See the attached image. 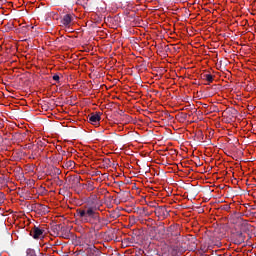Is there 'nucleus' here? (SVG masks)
I'll return each mask as SVG.
<instances>
[{
  "label": "nucleus",
  "mask_w": 256,
  "mask_h": 256,
  "mask_svg": "<svg viewBox=\"0 0 256 256\" xmlns=\"http://www.w3.org/2000/svg\"><path fill=\"white\" fill-rule=\"evenodd\" d=\"M99 197L96 194L88 197L86 204L76 210V216L81 223H90L94 229L101 231L103 225H101V216L99 215Z\"/></svg>",
  "instance_id": "nucleus-1"
},
{
  "label": "nucleus",
  "mask_w": 256,
  "mask_h": 256,
  "mask_svg": "<svg viewBox=\"0 0 256 256\" xmlns=\"http://www.w3.org/2000/svg\"><path fill=\"white\" fill-rule=\"evenodd\" d=\"M159 226L161 227L159 233L161 235H165V239H168L170 243H179L181 231L179 230L178 224L170 225L167 229L165 228V225H163V223H161Z\"/></svg>",
  "instance_id": "nucleus-2"
},
{
  "label": "nucleus",
  "mask_w": 256,
  "mask_h": 256,
  "mask_svg": "<svg viewBox=\"0 0 256 256\" xmlns=\"http://www.w3.org/2000/svg\"><path fill=\"white\" fill-rule=\"evenodd\" d=\"M101 112L91 113L88 116V122H90L91 125H94V127H99V123L101 122Z\"/></svg>",
  "instance_id": "nucleus-3"
},
{
  "label": "nucleus",
  "mask_w": 256,
  "mask_h": 256,
  "mask_svg": "<svg viewBox=\"0 0 256 256\" xmlns=\"http://www.w3.org/2000/svg\"><path fill=\"white\" fill-rule=\"evenodd\" d=\"M43 233H45V230L37 226H34L30 231V235L33 237V239H41V237H43Z\"/></svg>",
  "instance_id": "nucleus-4"
},
{
  "label": "nucleus",
  "mask_w": 256,
  "mask_h": 256,
  "mask_svg": "<svg viewBox=\"0 0 256 256\" xmlns=\"http://www.w3.org/2000/svg\"><path fill=\"white\" fill-rule=\"evenodd\" d=\"M58 229H59L60 235H61V237H63V239H69V237H71V230H69V228L62 226V225H58Z\"/></svg>",
  "instance_id": "nucleus-5"
},
{
  "label": "nucleus",
  "mask_w": 256,
  "mask_h": 256,
  "mask_svg": "<svg viewBox=\"0 0 256 256\" xmlns=\"http://www.w3.org/2000/svg\"><path fill=\"white\" fill-rule=\"evenodd\" d=\"M234 243L235 245H241V243H245V235L243 232L238 231L234 234Z\"/></svg>",
  "instance_id": "nucleus-6"
},
{
  "label": "nucleus",
  "mask_w": 256,
  "mask_h": 256,
  "mask_svg": "<svg viewBox=\"0 0 256 256\" xmlns=\"http://www.w3.org/2000/svg\"><path fill=\"white\" fill-rule=\"evenodd\" d=\"M35 209L40 215H47L49 213V207L47 205L37 204Z\"/></svg>",
  "instance_id": "nucleus-7"
},
{
  "label": "nucleus",
  "mask_w": 256,
  "mask_h": 256,
  "mask_svg": "<svg viewBox=\"0 0 256 256\" xmlns=\"http://www.w3.org/2000/svg\"><path fill=\"white\" fill-rule=\"evenodd\" d=\"M71 21H72V17H71V14H66L63 16L62 18V24L64 25H70L71 24Z\"/></svg>",
  "instance_id": "nucleus-8"
},
{
  "label": "nucleus",
  "mask_w": 256,
  "mask_h": 256,
  "mask_svg": "<svg viewBox=\"0 0 256 256\" xmlns=\"http://www.w3.org/2000/svg\"><path fill=\"white\" fill-rule=\"evenodd\" d=\"M202 77H203V79H205V81H208V83H213V80H214L213 75L204 74Z\"/></svg>",
  "instance_id": "nucleus-9"
},
{
  "label": "nucleus",
  "mask_w": 256,
  "mask_h": 256,
  "mask_svg": "<svg viewBox=\"0 0 256 256\" xmlns=\"http://www.w3.org/2000/svg\"><path fill=\"white\" fill-rule=\"evenodd\" d=\"M187 113H181L179 116L180 121H187Z\"/></svg>",
  "instance_id": "nucleus-10"
},
{
  "label": "nucleus",
  "mask_w": 256,
  "mask_h": 256,
  "mask_svg": "<svg viewBox=\"0 0 256 256\" xmlns=\"http://www.w3.org/2000/svg\"><path fill=\"white\" fill-rule=\"evenodd\" d=\"M3 201H5V194L0 192V205H2Z\"/></svg>",
  "instance_id": "nucleus-11"
},
{
  "label": "nucleus",
  "mask_w": 256,
  "mask_h": 256,
  "mask_svg": "<svg viewBox=\"0 0 256 256\" xmlns=\"http://www.w3.org/2000/svg\"><path fill=\"white\" fill-rule=\"evenodd\" d=\"M52 79H53V81L59 82V79H60L59 74H54V75L52 76Z\"/></svg>",
  "instance_id": "nucleus-12"
},
{
  "label": "nucleus",
  "mask_w": 256,
  "mask_h": 256,
  "mask_svg": "<svg viewBox=\"0 0 256 256\" xmlns=\"http://www.w3.org/2000/svg\"><path fill=\"white\" fill-rule=\"evenodd\" d=\"M191 104L184 106L183 111H189L191 110Z\"/></svg>",
  "instance_id": "nucleus-13"
},
{
  "label": "nucleus",
  "mask_w": 256,
  "mask_h": 256,
  "mask_svg": "<svg viewBox=\"0 0 256 256\" xmlns=\"http://www.w3.org/2000/svg\"><path fill=\"white\" fill-rule=\"evenodd\" d=\"M52 231H53L54 233H57V231H59V225L54 226V227L52 228Z\"/></svg>",
  "instance_id": "nucleus-14"
},
{
  "label": "nucleus",
  "mask_w": 256,
  "mask_h": 256,
  "mask_svg": "<svg viewBox=\"0 0 256 256\" xmlns=\"http://www.w3.org/2000/svg\"><path fill=\"white\" fill-rule=\"evenodd\" d=\"M95 189V187H93V185L88 186V191H93Z\"/></svg>",
  "instance_id": "nucleus-15"
},
{
  "label": "nucleus",
  "mask_w": 256,
  "mask_h": 256,
  "mask_svg": "<svg viewBox=\"0 0 256 256\" xmlns=\"http://www.w3.org/2000/svg\"><path fill=\"white\" fill-rule=\"evenodd\" d=\"M26 149H33V145L27 144V145H26Z\"/></svg>",
  "instance_id": "nucleus-16"
},
{
  "label": "nucleus",
  "mask_w": 256,
  "mask_h": 256,
  "mask_svg": "<svg viewBox=\"0 0 256 256\" xmlns=\"http://www.w3.org/2000/svg\"><path fill=\"white\" fill-rule=\"evenodd\" d=\"M80 179H81V177H77V176H76V177L74 178V181H76V183H79Z\"/></svg>",
  "instance_id": "nucleus-17"
},
{
  "label": "nucleus",
  "mask_w": 256,
  "mask_h": 256,
  "mask_svg": "<svg viewBox=\"0 0 256 256\" xmlns=\"http://www.w3.org/2000/svg\"><path fill=\"white\" fill-rule=\"evenodd\" d=\"M70 165H75V162L71 161V162H70Z\"/></svg>",
  "instance_id": "nucleus-18"
}]
</instances>
